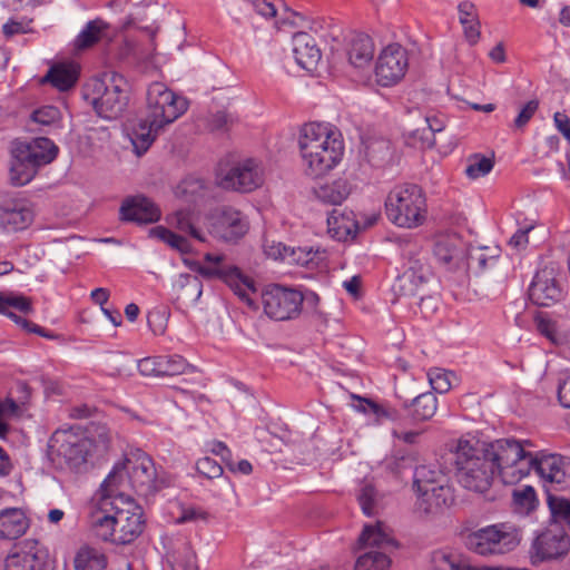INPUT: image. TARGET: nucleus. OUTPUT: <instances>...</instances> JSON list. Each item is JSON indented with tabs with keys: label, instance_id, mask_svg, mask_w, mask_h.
<instances>
[{
	"label": "nucleus",
	"instance_id": "1a4fd4ad",
	"mask_svg": "<svg viewBox=\"0 0 570 570\" xmlns=\"http://www.w3.org/2000/svg\"><path fill=\"white\" fill-rule=\"evenodd\" d=\"M146 118L154 122L155 127L165 128L173 124L188 109L187 100L175 94L165 83L155 81L148 86L146 94Z\"/></svg>",
	"mask_w": 570,
	"mask_h": 570
},
{
	"label": "nucleus",
	"instance_id": "c756f323",
	"mask_svg": "<svg viewBox=\"0 0 570 570\" xmlns=\"http://www.w3.org/2000/svg\"><path fill=\"white\" fill-rule=\"evenodd\" d=\"M110 24L101 18L88 21L73 40L77 50H86L109 38Z\"/></svg>",
	"mask_w": 570,
	"mask_h": 570
},
{
	"label": "nucleus",
	"instance_id": "864d4df0",
	"mask_svg": "<svg viewBox=\"0 0 570 570\" xmlns=\"http://www.w3.org/2000/svg\"><path fill=\"white\" fill-rule=\"evenodd\" d=\"M375 498L376 491L372 484L365 483L361 487L360 492L357 494V501L364 514L371 517L375 513Z\"/></svg>",
	"mask_w": 570,
	"mask_h": 570
},
{
	"label": "nucleus",
	"instance_id": "ea45409f",
	"mask_svg": "<svg viewBox=\"0 0 570 570\" xmlns=\"http://www.w3.org/2000/svg\"><path fill=\"white\" fill-rule=\"evenodd\" d=\"M149 236L168 244L171 248L177 249L183 254H187L191 250V245L187 238L164 226L153 227L149 230Z\"/></svg>",
	"mask_w": 570,
	"mask_h": 570
},
{
	"label": "nucleus",
	"instance_id": "f8f14e48",
	"mask_svg": "<svg viewBox=\"0 0 570 570\" xmlns=\"http://www.w3.org/2000/svg\"><path fill=\"white\" fill-rule=\"evenodd\" d=\"M204 226L215 239L237 243L248 233L249 222L240 210L223 206L214 208L205 215Z\"/></svg>",
	"mask_w": 570,
	"mask_h": 570
},
{
	"label": "nucleus",
	"instance_id": "a19ab883",
	"mask_svg": "<svg viewBox=\"0 0 570 570\" xmlns=\"http://www.w3.org/2000/svg\"><path fill=\"white\" fill-rule=\"evenodd\" d=\"M122 515H109L105 514L95 521V531L99 539L102 541H110L117 544L118 523H121Z\"/></svg>",
	"mask_w": 570,
	"mask_h": 570
},
{
	"label": "nucleus",
	"instance_id": "ddd939ff",
	"mask_svg": "<svg viewBox=\"0 0 570 570\" xmlns=\"http://www.w3.org/2000/svg\"><path fill=\"white\" fill-rule=\"evenodd\" d=\"M204 261L208 265L200 266L198 273L208 279L218 278L223 281L243 302L253 304L249 292H254V282L235 265L225 264V256L207 253Z\"/></svg>",
	"mask_w": 570,
	"mask_h": 570
},
{
	"label": "nucleus",
	"instance_id": "37998d69",
	"mask_svg": "<svg viewBox=\"0 0 570 570\" xmlns=\"http://www.w3.org/2000/svg\"><path fill=\"white\" fill-rule=\"evenodd\" d=\"M41 561L37 554L31 552H14L9 554L4 561L6 570H39Z\"/></svg>",
	"mask_w": 570,
	"mask_h": 570
},
{
	"label": "nucleus",
	"instance_id": "13d9d810",
	"mask_svg": "<svg viewBox=\"0 0 570 570\" xmlns=\"http://www.w3.org/2000/svg\"><path fill=\"white\" fill-rule=\"evenodd\" d=\"M8 317L10 320H12L18 326H20L21 328H23L26 332L28 333H35L41 337H46V338H53L55 335L53 334H50L48 333L43 327L23 318L22 316L16 314L14 312L11 311L10 314H8Z\"/></svg>",
	"mask_w": 570,
	"mask_h": 570
},
{
	"label": "nucleus",
	"instance_id": "393cba45",
	"mask_svg": "<svg viewBox=\"0 0 570 570\" xmlns=\"http://www.w3.org/2000/svg\"><path fill=\"white\" fill-rule=\"evenodd\" d=\"M293 53L297 65L306 70L315 69L322 57L315 39L307 32L293 36Z\"/></svg>",
	"mask_w": 570,
	"mask_h": 570
},
{
	"label": "nucleus",
	"instance_id": "0e129e2a",
	"mask_svg": "<svg viewBox=\"0 0 570 570\" xmlns=\"http://www.w3.org/2000/svg\"><path fill=\"white\" fill-rule=\"evenodd\" d=\"M159 355L149 356L138 362V371L144 376H159L158 368Z\"/></svg>",
	"mask_w": 570,
	"mask_h": 570
},
{
	"label": "nucleus",
	"instance_id": "6ab92c4d",
	"mask_svg": "<svg viewBox=\"0 0 570 570\" xmlns=\"http://www.w3.org/2000/svg\"><path fill=\"white\" fill-rule=\"evenodd\" d=\"M525 469L528 473L534 470L542 480L550 483L551 491H561L567 488L569 464L561 455L548 454L538 458L531 454Z\"/></svg>",
	"mask_w": 570,
	"mask_h": 570
},
{
	"label": "nucleus",
	"instance_id": "58836bf2",
	"mask_svg": "<svg viewBox=\"0 0 570 570\" xmlns=\"http://www.w3.org/2000/svg\"><path fill=\"white\" fill-rule=\"evenodd\" d=\"M11 309H16L22 314L33 312L31 298L16 293H0V314L8 316Z\"/></svg>",
	"mask_w": 570,
	"mask_h": 570
},
{
	"label": "nucleus",
	"instance_id": "e2e57ef3",
	"mask_svg": "<svg viewBox=\"0 0 570 570\" xmlns=\"http://www.w3.org/2000/svg\"><path fill=\"white\" fill-rule=\"evenodd\" d=\"M558 399L563 407L570 409V372L563 373L559 380Z\"/></svg>",
	"mask_w": 570,
	"mask_h": 570
},
{
	"label": "nucleus",
	"instance_id": "39448f33",
	"mask_svg": "<svg viewBox=\"0 0 570 570\" xmlns=\"http://www.w3.org/2000/svg\"><path fill=\"white\" fill-rule=\"evenodd\" d=\"M387 218L396 226L416 228L426 219L428 206L423 189L416 184L394 187L385 200Z\"/></svg>",
	"mask_w": 570,
	"mask_h": 570
},
{
	"label": "nucleus",
	"instance_id": "9d476101",
	"mask_svg": "<svg viewBox=\"0 0 570 570\" xmlns=\"http://www.w3.org/2000/svg\"><path fill=\"white\" fill-rule=\"evenodd\" d=\"M217 185L226 190L250 193L264 183V168L261 161L246 158L230 164H219L216 174Z\"/></svg>",
	"mask_w": 570,
	"mask_h": 570
},
{
	"label": "nucleus",
	"instance_id": "f03ea898",
	"mask_svg": "<svg viewBox=\"0 0 570 570\" xmlns=\"http://www.w3.org/2000/svg\"><path fill=\"white\" fill-rule=\"evenodd\" d=\"M487 448L476 439H460L455 451V476L466 490L487 493L494 480L495 464L487 455Z\"/></svg>",
	"mask_w": 570,
	"mask_h": 570
},
{
	"label": "nucleus",
	"instance_id": "7c9ffc66",
	"mask_svg": "<svg viewBox=\"0 0 570 570\" xmlns=\"http://www.w3.org/2000/svg\"><path fill=\"white\" fill-rule=\"evenodd\" d=\"M459 21L463 27L465 40L470 46H475L481 36V22L476 6L469 0L461 1L458 4Z\"/></svg>",
	"mask_w": 570,
	"mask_h": 570
},
{
	"label": "nucleus",
	"instance_id": "5701e85b",
	"mask_svg": "<svg viewBox=\"0 0 570 570\" xmlns=\"http://www.w3.org/2000/svg\"><path fill=\"white\" fill-rule=\"evenodd\" d=\"M529 297L538 306H550L560 299L561 289L551 273L541 271L529 287Z\"/></svg>",
	"mask_w": 570,
	"mask_h": 570
},
{
	"label": "nucleus",
	"instance_id": "5fc2aeb1",
	"mask_svg": "<svg viewBox=\"0 0 570 570\" xmlns=\"http://www.w3.org/2000/svg\"><path fill=\"white\" fill-rule=\"evenodd\" d=\"M451 372L441 368H434L429 372V381L432 389L438 393H446L451 389Z\"/></svg>",
	"mask_w": 570,
	"mask_h": 570
},
{
	"label": "nucleus",
	"instance_id": "e433bc0d",
	"mask_svg": "<svg viewBox=\"0 0 570 570\" xmlns=\"http://www.w3.org/2000/svg\"><path fill=\"white\" fill-rule=\"evenodd\" d=\"M432 563L434 570H525V569H514L507 567H472L460 560L459 557L445 553V552H435L432 557Z\"/></svg>",
	"mask_w": 570,
	"mask_h": 570
},
{
	"label": "nucleus",
	"instance_id": "2eb2a0df",
	"mask_svg": "<svg viewBox=\"0 0 570 570\" xmlns=\"http://www.w3.org/2000/svg\"><path fill=\"white\" fill-rule=\"evenodd\" d=\"M503 528L502 524L490 525L472 532L466 535L465 546L481 556L510 552L519 544V540L514 533Z\"/></svg>",
	"mask_w": 570,
	"mask_h": 570
},
{
	"label": "nucleus",
	"instance_id": "c9c22d12",
	"mask_svg": "<svg viewBox=\"0 0 570 570\" xmlns=\"http://www.w3.org/2000/svg\"><path fill=\"white\" fill-rule=\"evenodd\" d=\"M117 515H122L124 521L118 523L117 544H128L138 538L144 531V521L141 514H129L126 511H117Z\"/></svg>",
	"mask_w": 570,
	"mask_h": 570
},
{
	"label": "nucleus",
	"instance_id": "052dcab7",
	"mask_svg": "<svg viewBox=\"0 0 570 570\" xmlns=\"http://www.w3.org/2000/svg\"><path fill=\"white\" fill-rule=\"evenodd\" d=\"M539 108V101L533 99L529 100L520 110L517 118L514 119V127L520 129L523 128L530 119L533 117Z\"/></svg>",
	"mask_w": 570,
	"mask_h": 570
},
{
	"label": "nucleus",
	"instance_id": "4d7b16f0",
	"mask_svg": "<svg viewBox=\"0 0 570 570\" xmlns=\"http://www.w3.org/2000/svg\"><path fill=\"white\" fill-rule=\"evenodd\" d=\"M466 265L469 268H475L478 272H483L489 267H493L497 264L494 256L488 257L482 250H476L468 256Z\"/></svg>",
	"mask_w": 570,
	"mask_h": 570
},
{
	"label": "nucleus",
	"instance_id": "79ce46f5",
	"mask_svg": "<svg viewBox=\"0 0 570 570\" xmlns=\"http://www.w3.org/2000/svg\"><path fill=\"white\" fill-rule=\"evenodd\" d=\"M391 559L385 552L370 550L361 554L354 566V570H389Z\"/></svg>",
	"mask_w": 570,
	"mask_h": 570
},
{
	"label": "nucleus",
	"instance_id": "3c124183",
	"mask_svg": "<svg viewBox=\"0 0 570 570\" xmlns=\"http://www.w3.org/2000/svg\"><path fill=\"white\" fill-rule=\"evenodd\" d=\"M60 110L55 106H43L31 114V121L43 127H51L60 120Z\"/></svg>",
	"mask_w": 570,
	"mask_h": 570
},
{
	"label": "nucleus",
	"instance_id": "49530a36",
	"mask_svg": "<svg viewBox=\"0 0 570 570\" xmlns=\"http://www.w3.org/2000/svg\"><path fill=\"white\" fill-rule=\"evenodd\" d=\"M513 505L520 513H530L538 504L534 489L531 485H523L512 491Z\"/></svg>",
	"mask_w": 570,
	"mask_h": 570
},
{
	"label": "nucleus",
	"instance_id": "423d86ee",
	"mask_svg": "<svg viewBox=\"0 0 570 570\" xmlns=\"http://www.w3.org/2000/svg\"><path fill=\"white\" fill-rule=\"evenodd\" d=\"M413 488L417 493V509L424 514H435L453 501V491L440 468L422 464L415 468Z\"/></svg>",
	"mask_w": 570,
	"mask_h": 570
},
{
	"label": "nucleus",
	"instance_id": "f3484780",
	"mask_svg": "<svg viewBox=\"0 0 570 570\" xmlns=\"http://www.w3.org/2000/svg\"><path fill=\"white\" fill-rule=\"evenodd\" d=\"M409 68L407 51L394 43L385 47L379 55L375 63L376 81L382 87L397 83Z\"/></svg>",
	"mask_w": 570,
	"mask_h": 570
},
{
	"label": "nucleus",
	"instance_id": "603ef678",
	"mask_svg": "<svg viewBox=\"0 0 570 570\" xmlns=\"http://www.w3.org/2000/svg\"><path fill=\"white\" fill-rule=\"evenodd\" d=\"M180 291L181 296L185 298H191L193 303H196L203 294L202 281L190 274L181 275L180 277Z\"/></svg>",
	"mask_w": 570,
	"mask_h": 570
},
{
	"label": "nucleus",
	"instance_id": "de8ad7c7",
	"mask_svg": "<svg viewBox=\"0 0 570 570\" xmlns=\"http://www.w3.org/2000/svg\"><path fill=\"white\" fill-rule=\"evenodd\" d=\"M328 232L334 238L342 239L351 234L355 223L346 214L332 210L327 217Z\"/></svg>",
	"mask_w": 570,
	"mask_h": 570
},
{
	"label": "nucleus",
	"instance_id": "4be33fe9",
	"mask_svg": "<svg viewBox=\"0 0 570 570\" xmlns=\"http://www.w3.org/2000/svg\"><path fill=\"white\" fill-rule=\"evenodd\" d=\"M33 222V212L22 200L11 199L0 205V226L7 232L26 229Z\"/></svg>",
	"mask_w": 570,
	"mask_h": 570
},
{
	"label": "nucleus",
	"instance_id": "dca6fc26",
	"mask_svg": "<svg viewBox=\"0 0 570 570\" xmlns=\"http://www.w3.org/2000/svg\"><path fill=\"white\" fill-rule=\"evenodd\" d=\"M570 550V539L564 529L551 525L532 542L529 551L530 562L538 567L543 562L559 560Z\"/></svg>",
	"mask_w": 570,
	"mask_h": 570
},
{
	"label": "nucleus",
	"instance_id": "6e6d98bb",
	"mask_svg": "<svg viewBox=\"0 0 570 570\" xmlns=\"http://www.w3.org/2000/svg\"><path fill=\"white\" fill-rule=\"evenodd\" d=\"M196 470L207 479L219 478L223 474V468L214 459L205 456L196 462Z\"/></svg>",
	"mask_w": 570,
	"mask_h": 570
},
{
	"label": "nucleus",
	"instance_id": "6e6552de",
	"mask_svg": "<svg viewBox=\"0 0 570 570\" xmlns=\"http://www.w3.org/2000/svg\"><path fill=\"white\" fill-rule=\"evenodd\" d=\"M403 256L406 259V268L397 277L393 289L399 296L417 297L419 305L423 312L422 305L425 302V286L432 276L425 253L416 246H410L404 249Z\"/></svg>",
	"mask_w": 570,
	"mask_h": 570
},
{
	"label": "nucleus",
	"instance_id": "2f4dec72",
	"mask_svg": "<svg viewBox=\"0 0 570 570\" xmlns=\"http://www.w3.org/2000/svg\"><path fill=\"white\" fill-rule=\"evenodd\" d=\"M350 193L351 185L343 178L314 187L315 197L326 205H341Z\"/></svg>",
	"mask_w": 570,
	"mask_h": 570
},
{
	"label": "nucleus",
	"instance_id": "4c0bfd02",
	"mask_svg": "<svg viewBox=\"0 0 570 570\" xmlns=\"http://www.w3.org/2000/svg\"><path fill=\"white\" fill-rule=\"evenodd\" d=\"M444 129V122L436 116H428L424 119V126L412 132L414 141L420 142V147L432 148L435 145V134Z\"/></svg>",
	"mask_w": 570,
	"mask_h": 570
},
{
	"label": "nucleus",
	"instance_id": "4468645a",
	"mask_svg": "<svg viewBox=\"0 0 570 570\" xmlns=\"http://www.w3.org/2000/svg\"><path fill=\"white\" fill-rule=\"evenodd\" d=\"M265 314L275 321L296 318L303 307V293L279 284L269 285L262 295Z\"/></svg>",
	"mask_w": 570,
	"mask_h": 570
},
{
	"label": "nucleus",
	"instance_id": "338daca9",
	"mask_svg": "<svg viewBox=\"0 0 570 570\" xmlns=\"http://www.w3.org/2000/svg\"><path fill=\"white\" fill-rule=\"evenodd\" d=\"M265 254L268 257L274 259L288 261V255L291 252V247H286L285 245L278 243L277 245H264Z\"/></svg>",
	"mask_w": 570,
	"mask_h": 570
},
{
	"label": "nucleus",
	"instance_id": "aec40b11",
	"mask_svg": "<svg viewBox=\"0 0 570 570\" xmlns=\"http://www.w3.org/2000/svg\"><path fill=\"white\" fill-rule=\"evenodd\" d=\"M160 217V208L141 194L127 196L119 208V219L125 223L147 225L158 222Z\"/></svg>",
	"mask_w": 570,
	"mask_h": 570
},
{
	"label": "nucleus",
	"instance_id": "f704fd0d",
	"mask_svg": "<svg viewBox=\"0 0 570 570\" xmlns=\"http://www.w3.org/2000/svg\"><path fill=\"white\" fill-rule=\"evenodd\" d=\"M107 564V557L90 546L80 547L73 558L75 570H105Z\"/></svg>",
	"mask_w": 570,
	"mask_h": 570
},
{
	"label": "nucleus",
	"instance_id": "412c9836",
	"mask_svg": "<svg viewBox=\"0 0 570 570\" xmlns=\"http://www.w3.org/2000/svg\"><path fill=\"white\" fill-rule=\"evenodd\" d=\"M434 257L448 269L460 268L465 261V246L456 235L439 237L433 247Z\"/></svg>",
	"mask_w": 570,
	"mask_h": 570
},
{
	"label": "nucleus",
	"instance_id": "c85d7f7f",
	"mask_svg": "<svg viewBox=\"0 0 570 570\" xmlns=\"http://www.w3.org/2000/svg\"><path fill=\"white\" fill-rule=\"evenodd\" d=\"M29 528V521L22 510L9 508L0 511V539L16 540Z\"/></svg>",
	"mask_w": 570,
	"mask_h": 570
},
{
	"label": "nucleus",
	"instance_id": "f257e3e1",
	"mask_svg": "<svg viewBox=\"0 0 570 570\" xmlns=\"http://www.w3.org/2000/svg\"><path fill=\"white\" fill-rule=\"evenodd\" d=\"M298 147L304 170L313 178L327 174L344 155L341 132L320 122H308L301 128Z\"/></svg>",
	"mask_w": 570,
	"mask_h": 570
},
{
	"label": "nucleus",
	"instance_id": "a878e982",
	"mask_svg": "<svg viewBox=\"0 0 570 570\" xmlns=\"http://www.w3.org/2000/svg\"><path fill=\"white\" fill-rule=\"evenodd\" d=\"M374 51L372 38L365 33H356L348 43L346 55L352 67L364 69L371 65Z\"/></svg>",
	"mask_w": 570,
	"mask_h": 570
},
{
	"label": "nucleus",
	"instance_id": "473e14b6",
	"mask_svg": "<svg viewBox=\"0 0 570 570\" xmlns=\"http://www.w3.org/2000/svg\"><path fill=\"white\" fill-rule=\"evenodd\" d=\"M78 80L77 69L72 65L59 63L52 66L42 82H50L60 91H67L72 88Z\"/></svg>",
	"mask_w": 570,
	"mask_h": 570
},
{
	"label": "nucleus",
	"instance_id": "cd10ccee",
	"mask_svg": "<svg viewBox=\"0 0 570 570\" xmlns=\"http://www.w3.org/2000/svg\"><path fill=\"white\" fill-rule=\"evenodd\" d=\"M397 397L402 400V407L415 421H426L434 416L438 409V397L432 392L421 393L413 399H403L399 392Z\"/></svg>",
	"mask_w": 570,
	"mask_h": 570
},
{
	"label": "nucleus",
	"instance_id": "20e7f679",
	"mask_svg": "<svg viewBox=\"0 0 570 570\" xmlns=\"http://www.w3.org/2000/svg\"><path fill=\"white\" fill-rule=\"evenodd\" d=\"M58 151V146L47 137L13 141L10 164L11 184L23 186L30 183L39 168L57 158Z\"/></svg>",
	"mask_w": 570,
	"mask_h": 570
},
{
	"label": "nucleus",
	"instance_id": "bb28decb",
	"mask_svg": "<svg viewBox=\"0 0 570 570\" xmlns=\"http://www.w3.org/2000/svg\"><path fill=\"white\" fill-rule=\"evenodd\" d=\"M358 543L362 548H373L374 551L386 554L399 548L396 540L385 532L382 522L375 525L366 524L358 538Z\"/></svg>",
	"mask_w": 570,
	"mask_h": 570
},
{
	"label": "nucleus",
	"instance_id": "bf43d9fd",
	"mask_svg": "<svg viewBox=\"0 0 570 570\" xmlns=\"http://www.w3.org/2000/svg\"><path fill=\"white\" fill-rule=\"evenodd\" d=\"M315 253L312 248L306 249L302 247L291 248L288 261L289 264H297L301 266H307L314 261Z\"/></svg>",
	"mask_w": 570,
	"mask_h": 570
},
{
	"label": "nucleus",
	"instance_id": "8fccbe9b",
	"mask_svg": "<svg viewBox=\"0 0 570 570\" xmlns=\"http://www.w3.org/2000/svg\"><path fill=\"white\" fill-rule=\"evenodd\" d=\"M548 507L554 523H561L570 517V500L551 493V489H547Z\"/></svg>",
	"mask_w": 570,
	"mask_h": 570
},
{
	"label": "nucleus",
	"instance_id": "9b49d317",
	"mask_svg": "<svg viewBox=\"0 0 570 570\" xmlns=\"http://www.w3.org/2000/svg\"><path fill=\"white\" fill-rule=\"evenodd\" d=\"M94 441L66 431L56 432L51 438L52 461L60 469L79 472L86 466L94 451Z\"/></svg>",
	"mask_w": 570,
	"mask_h": 570
},
{
	"label": "nucleus",
	"instance_id": "0eeeda50",
	"mask_svg": "<svg viewBox=\"0 0 570 570\" xmlns=\"http://www.w3.org/2000/svg\"><path fill=\"white\" fill-rule=\"evenodd\" d=\"M487 455L495 464V472L504 483H515L528 475L525 464L531 456L523 444L515 439H500L493 442H482Z\"/></svg>",
	"mask_w": 570,
	"mask_h": 570
},
{
	"label": "nucleus",
	"instance_id": "774afa93",
	"mask_svg": "<svg viewBox=\"0 0 570 570\" xmlns=\"http://www.w3.org/2000/svg\"><path fill=\"white\" fill-rule=\"evenodd\" d=\"M556 127L570 144V119L566 114L556 112L553 117Z\"/></svg>",
	"mask_w": 570,
	"mask_h": 570
},
{
	"label": "nucleus",
	"instance_id": "69168bd1",
	"mask_svg": "<svg viewBox=\"0 0 570 570\" xmlns=\"http://www.w3.org/2000/svg\"><path fill=\"white\" fill-rule=\"evenodd\" d=\"M533 229V226H525L519 228L509 239L508 245L517 250L524 249L529 243L528 234Z\"/></svg>",
	"mask_w": 570,
	"mask_h": 570
},
{
	"label": "nucleus",
	"instance_id": "c03bdc74",
	"mask_svg": "<svg viewBox=\"0 0 570 570\" xmlns=\"http://www.w3.org/2000/svg\"><path fill=\"white\" fill-rule=\"evenodd\" d=\"M170 224L175 225V227L180 232L189 234L200 243H205L207 240L205 234L194 225L191 213L187 209L177 210L173 215Z\"/></svg>",
	"mask_w": 570,
	"mask_h": 570
},
{
	"label": "nucleus",
	"instance_id": "a18cd8bd",
	"mask_svg": "<svg viewBox=\"0 0 570 570\" xmlns=\"http://www.w3.org/2000/svg\"><path fill=\"white\" fill-rule=\"evenodd\" d=\"M159 376H175L186 373L189 363L180 355H159Z\"/></svg>",
	"mask_w": 570,
	"mask_h": 570
},
{
	"label": "nucleus",
	"instance_id": "09e8293b",
	"mask_svg": "<svg viewBox=\"0 0 570 570\" xmlns=\"http://www.w3.org/2000/svg\"><path fill=\"white\" fill-rule=\"evenodd\" d=\"M493 166L494 161L492 158L482 154H474L468 158L465 175L470 179H478L488 175L492 170Z\"/></svg>",
	"mask_w": 570,
	"mask_h": 570
},
{
	"label": "nucleus",
	"instance_id": "7ed1b4c3",
	"mask_svg": "<svg viewBox=\"0 0 570 570\" xmlns=\"http://www.w3.org/2000/svg\"><path fill=\"white\" fill-rule=\"evenodd\" d=\"M82 97L100 118L117 119L128 105L127 81L118 72H105L83 86Z\"/></svg>",
	"mask_w": 570,
	"mask_h": 570
},
{
	"label": "nucleus",
	"instance_id": "72a5a7b5",
	"mask_svg": "<svg viewBox=\"0 0 570 570\" xmlns=\"http://www.w3.org/2000/svg\"><path fill=\"white\" fill-rule=\"evenodd\" d=\"M163 129V127H155L154 122L146 117L140 119L134 127L131 134V142L136 153L141 155L142 153L147 151V149L151 146L155 138L157 137L158 132Z\"/></svg>",
	"mask_w": 570,
	"mask_h": 570
},
{
	"label": "nucleus",
	"instance_id": "b1692460",
	"mask_svg": "<svg viewBox=\"0 0 570 570\" xmlns=\"http://www.w3.org/2000/svg\"><path fill=\"white\" fill-rule=\"evenodd\" d=\"M363 145L362 158L370 167L381 169L393 164L395 150L389 139L368 138Z\"/></svg>",
	"mask_w": 570,
	"mask_h": 570
},
{
	"label": "nucleus",
	"instance_id": "680f3d73",
	"mask_svg": "<svg viewBox=\"0 0 570 570\" xmlns=\"http://www.w3.org/2000/svg\"><path fill=\"white\" fill-rule=\"evenodd\" d=\"M234 122V117L226 110H218L213 114L208 120L212 130H227L228 126Z\"/></svg>",
	"mask_w": 570,
	"mask_h": 570
},
{
	"label": "nucleus",
	"instance_id": "a211bd4d",
	"mask_svg": "<svg viewBox=\"0 0 570 570\" xmlns=\"http://www.w3.org/2000/svg\"><path fill=\"white\" fill-rule=\"evenodd\" d=\"M127 462L130 464L128 478L138 495L148 498L164 487V482L157 478L154 461L146 453L140 452L135 461Z\"/></svg>",
	"mask_w": 570,
	"mask_h": 570
}]
</instances>
